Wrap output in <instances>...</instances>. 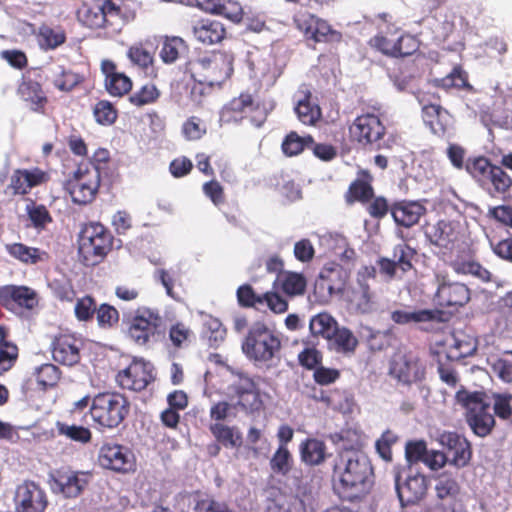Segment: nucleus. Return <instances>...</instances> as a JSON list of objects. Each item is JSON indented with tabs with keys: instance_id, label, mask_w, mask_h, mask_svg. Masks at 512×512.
<instances>
[{
	"instance_id": "obj_1",
	"label": "nucleus",
	"mask_w": 512,
	"mask_h": 512,
	"mask_svg": "<svg viewBox=\"0 0 512 512\" xmlns=\"http://www.w3.org/2000/svg\"><path fill=\"white\" fill-rule=\"evenodd\" d=\"M372 467L368 457L360 450L340 451L333 468V482L337 493L352 500L364 493L370 484Z\"/></svg>"
},
{
	"instance_id": "obj_2",
	"label": "nucleus",
	"mask_w": 512,
	"mask_h": 512,
	"mask_svg": "<svg viewBox=\"0 0 512 512\" xmlns=\"http://www.w3.org/2000/svg\"><path fill=\"white\" fill-rule=\"evenodd\" d=\"M234 55L217 51L199 58L192 64V76L198 85L193 86L192 96L202 93V85L221 87L233 73Z\"/></svg>"
},
{
	"instance_id": "obj_3",
	"label": "nucleus",
	"mask_w": 512,
	"mask_h": 512,
	"mask_svg": "<svg viewBox=\"0 0 512 512\" xmlns=\"http://www.w3.org/2000/svg\"><path fill=\"white\" fill-rule=\"evenodd\" d=\"M455 398L457 403L466 410L467 423L473 433L479 437L487 436L495 424L487 395L482 391L461 388L456 392Z\"/></svg>"
},
{
	"instance_id": "obj_4",
	"label": "nucleus",
	"mask_w": 512,
	"mask_h": 512,
	"mask_svg": "<svg viewBox=\"0 0 512 512\" xmlns=\"http://www.w3.org/2000/svg\"><path fill=\"white\" fill-rule=\"evenodd\" d=\"M163 319L157 309L140 306L123 315L122 324L128 339L138 346H148L155 340Z\"/></svg>"
},
{
	"instance_id": "obj_5",
	"label": "nucleus",
	"mask_w": 512,
	"mask_h": 512,
	"mask_svg": "<svg viewBox=\"0 0 512 512\" xmlns=\"http://www.w3.org/2000/svg\"><path fill=\"white\" fill-rule=\"evenodd\" d=\"M130 403L117 392L98 393L92 399L90 415L92 420L104 428L117 427L129 414Z\"/></svg>"
},
{
	"instance_id": "obj_6",
	"label": "nucleus",
	"mask_w": 512,
	"mask_h": 512,
	"mask_svg": "<svg viewBox=\"0 0 512 512\" xmlns=\"http://www.w3.org/2000/svg\"><path fill=\"white\" fill-rule=\"evenodd\" d=\"M280 346L281 342L272 330L262 323H255L242 344V350L249 359L267 364L277 356Z\"/></svg>"
},
{
	"instance_id": "obj_7",
	"label": "nucleus",
	"mask_w": 512,
	"mask_h": 512,
	"mask_svg": "<svg viewBox=\"0 0 512 512\" xmlns=\"http://www.w3.org/2000/svg\"><path fill=\"white\" fill-rule=\"evenodd\" d=\"M111 235L100 223L86 225L79 236V254L86 265H96L110 250Z\"/></svg>"
},
{
	"instance_id": "obj_8",
	"label": "nucleus",
	"mask_w": 512,
	"mask_h": 512,
	"mask_svg": "<svg viewBox=\"0 0 512 512\" xmlns=\"http://www.w3.org/2000/svg\"><path fill=\"white\" fill-rule=\"evenodd\" d=\"M100 170L93 164L80 165L66 183L72 201L79 205L91 203L100 187Z\"/></svg>"
},
{
	"instance_id": "obj_9",
	"label": "nucleus",
	"mask_w": 512,
	"mask_h": 512,
	"mask_svg": "<svg viewBox=\"0 0 512 512\" xmlns=\"http://www.w3.org/2000/svg\"><path fill=\"white\" fill-rule=\"evenodd\" d=\"M375 276V268L364 266L357 272L356 281L343 293L351 309L360 314H369L376 309L374 294L370 291L369 280Z\"/></svg>"
},
{
	"instance_id": "obj_10",
	"label": "nucleus",
	"mask_w": 512,
	"mask_h": 512,
	"mask_svg": "<svg viewBox=\"0 0 512 512\" xmlns=\"http://www.w3.org/2000/svg\"><path fill=\"white\" fill-rule=\"evenodd\" d=\"M390 374L398 381L410 384L423 379L425 368L414 353L398 350L392 356Z\"/></svg>"
},
{
	"instance_id": "obj_11",
	"label": "nucleus",
	"mask_w": 512,
	"mask_h": 512,
	"mask_svg": "<svg viewBox=\"0 0 512 512\" xmlns=\"http://www.w3.org/2000/svg\"><path fill=\"white\" fill-rule=\"evenodd\" d=\"M437 285L435 300L440 306H463L470 299L468 287L460 282L452 281L443 272L435 274Z\"/></svg>"
},
{
	"instance_id": "obj_12",
	"label": "nucleus",
	"mask_w": 512,
	"mask_h": 512,
	"mask_svg": "<svg viewBox=\"0 0 512 512\" xmlns=\"http://www.w3.org/2000/svg\"><path fill=\"white\" fill-rule=\"evenodd\" d=\"M461 225L454 221L440 220L426 229V236L430 243L440 249V253L446 255L455 249L461 239Z\"/></svg>"
},
{
	"instance_id": "obj_13",
	"label": "nucleus",
	"mask_w": 512,
	"mask_h": 512,
	"mask_svg": "<svg viewBox=\"0 0 512 512\" xmlns=\"http://www.w3.org/2000/svg\"><path fill=\"white\" fill-rule=\"evenodd\" d=\"M153 379V366L150 362L143 359H134L116 377L118 384L122 388L134 391L145 389Z\"/></svg>"
},
{
	"instance_id": "obj_14",
	"label": "nucleus",
	"mask_w": 512,
	"mask_h": 512,
	"mask_svg": "<svg viewBox=\"0 0 512 512\" xmlns=\"http://www.w3.org/2000/svg\"><path fill=\"white\" fill-rule=\"evenodd\" d=\"M14 503L18 512H43L47 506V499L39 485L25 481L17 486Z\"/></svg>"
},
{
	"instance_id": "obj_15",
	"label": "nucleus",
	"mask_w": 512,
	"mask_h": 512,
	"mask_svg": "<svg viewBox=\"0 0 512 512\" xmlns=\"http://www.w3.org/2000/svg\"><path fill=\"white\" fill-rule=\"evenodd\" d=\"M98 461L102 467L118 472H128L134 467L131 451L115 443H106L100 448Z\"/></svg>"
},
{
	"instance_id": "obj_16",
	"label": "nucleus",
	"mask_w": 512,
	"mask_h": 512,
	"mask_svg": "<svg viewBox=\"0 0 512 512\" xmlns=\"http://www.w3.org/2000/svg\"><path fill=\"white\" fill-rule=\"evenodd\" d=\"M0 303L9 309L17 306L32 310L38 305L39 296L36 290L25 285H4L0 287Z\"/></svg>"
},
{
	"instance_id": "obj_17",
	"label": "nucleus",
	"mask_w": 512,
	"mask_h": 512,
	"mask_svg": "<svg viewBox=\"0 0 512 512\" xmlns=\"http://www.w3.org/2000/svg\"><path fill=\"white\" fill-rule=\"evenodd\" d=\"M297 28L302 31L306 38L315 42L330 41L339 38V34L331 29L329 24L316 18L314 15L300 12L294 17Z\"/></svg>"
},
{
	"instance_id": "obj_18",
	"label": "nucleus",
	"mask_w": 512,
	"mask_h": 512,
	"mask_svg": "<svg viewBox=\"0 0 512 512\" xmlns=\"http://www.w3.org/2000/svg\"><path fill=\"white\" fill-rule=\"evenodd\" d=\"M350 133L361 144H373L383 137L385 127L378 116L365 114L355 119L350 127Z\"/></svg>"
},
{
	"instance_id": "obj_19",
	"label": "nucleus",
	"mask_w": 512,
	"mask_h": 512,
	"mask_svg": "<svg viewBox=\"0 0 512 512\" xmlns=\"http://www.w3.org/2000/svg\"><path fill=\"white\" fill-rule=\"evenodd\" d=\"M91 480L87 471L59 470L54 476V487L67 498L78 497Z\"/></svg>"
},
{
	"instance_id": "obj_20",
	"label": "nucleus",
	"mask_w": 512,
	"mask_h": 512,
	"mask_svg": "<svg viewBox=\"0 0 512 512\" xmlns=\"http://www.w3.org/2000/svg\"><path fill=\"white\" fill-rule=\"evenodd\" d=\"M118 16V9L110 1H105L102 5H82L77 12L79 22L91 29L103 27L109 23L113 17Z\"/></svg>"
},
{
	"instance_id": "obj_21",
	"label": "nucleus",
	"mask_w": 512,
	"mask_h": 512,
	"mask_svg": "<svg viewBox=\"0 0 512 512\" xmlns=\"http://www.w3.org/2000/svg\"><path fill=\"white\" fill-rule=\"evenodd\" d=\"M48 180L49 174L40 168L17 169L11 175L8 187L15 195H25L32 188L40 186Z\"/></svg>"
},
{
	"instance_id": "obj_22",
	"label": "nucleus",
	"mask_w": 512,
	"mask_h": 512,
	"mask_svg": "<svg viewBox=\"0 0 512 512\" xmlns=\"http://www.w3.org/2000/svg\"><path fill=\"white\" fill-rule=\"evenodd\" d=\"M349 278V267L335 262L326 263L319 273V285L326 287L329 294H343Z\"/></svg>"
},
{
	"instance_id": "obj_23",
	"label": "nucleus",
	"mask_w": 512,
	"mask_h": 512,
	"mask_svg": "<svg viewBox=\"0 0 512 512\" xmlns=\"http://www.w3.org/2000/svg\"><path fill=\"white\" fill-rule=\"evenodd\" d=\"M395 485L402 505L416 503L425 495L427 490L426 479L419 473L407 476L403 483L400 482V476L397 475Z\"/></svg>"
},
{
	"instance_id": "obj_24",
	"label": "nucleus",
	"mask_w": 512,
	"mask_h": 512,
	"mask_svg": "<svg viewBox=\"0 0 512 512\" xmlns=\"http://www.w3.org/2000/svg\"><path fill=\"white\" fill-rule=\"evenodd\" d=\"M80 341L72 335H60L53 342L52 355L56 362L73 366L80 360Z\"/></svg>"
},
{
	"instance_id": "obj_25",
	"label": "nucleus",
	"mask_w": 512,
	"mask_h": 512,
	"mask_svg": "<svg viewBox=\"0 0 512 512\" xmlns=\"http://www.w3.org/2000/svg\"><path fill=\"white\" fill-rule=\"evenodd\" d=\"M101 70L105 75V87L110 95L120 97L131 90V79L125 74L117 72L114 62L103 60Z\"/></svg>"
},
{
	"instance_id": "obj_26",
	"label": "nucleus",
	"mask_w": 512,
	"mask_h": 512,
	"mask_svg": "<svg viewBox=\"0 0 512 512\" xmlns=\"http://www.w3.org/2000/svg\"><path fill=\"white\" fill-rule=\"evenodd\" d=\"M195 6L201 10L221 15L234 23L242 20L243 9L241 5L232 0H195Z\"/></svg>"
},
{
	"instance_id": "obj_27",
	"label": "nucleus",
	"mask_w": 512,
	"mask_h": 512,
	"mask_svg": "<svg viewBox=\"0 0 512 512\" xmlns=\"http://www.w3.org/2000/svg\"><path fill=\"white\" fill-rule=\"evenodd\" d=\"M426 209L418 201H400L391 208L394 221L404 227H411L418 223Z\"/></svg>"
},
{
	"instance_id": "obj_28",
	"label": "nucleus",
	"mask_w": 512,
	"mask_h": 512,
	"mask_svg": "<svg viewBox=\"0 0 512 512\" xmlns=\"http://www.w3.org/2000/svg\"><path fill=\"white\" fill-rule=\"evenodd\" d=\"M447 357L451 360H458L472 355L477 349L476 339L464 332L458 331L447 340Z\"/></svg>"
},
{
	"instance_id": "obj_29",
	"label": "nucleus",
	"mask_w": 512,
	"mask_h": 512,
	"mask_svg": "<svg viewBox=\"0 0 512 512\" xmlns=\"http://www.w3.org/2000/svg\"><path fill=\"white\" fill-rule=\"evenodd\" d=\"M195 38L206 45L220 42L225 36L223 24L215 20H202L193 27Z\"/></svg>"
},
{
	"instance_id": "obj_30",
	"label": "nucleus",
	"mask_w": 512,
	"mask_h": 512,
	"mask_svg": "<svg viewBox=\"0 0 512 512\" xmlns=\"http://www.w3.org/2000/svg\"><path fill=\"white\" fill-rule=\"evenodd\" d=\"M253 109V100L250 94H241L232 99L222 110L221 120L223 122L238 121L243 118V114L251 112Z\"/></svg>"
},
{
	"instance_id": "obj_31",
	"label": "nucleus",
	"mask_w": 512,
	"mask_h": 512,
	"mask_svg": "<svg viewBox=\"0 0 512 512\" xmlns=\"http://www.w3.org/2000/svg\"><path fill=\"white\" fill-rule=\"evenodd\" d=\"M18 94L25 102L30 103L31 109L34 111L40 110L46 102L40 84L31 79H23L18 87Z\"/></svg>"
},
{
	"instance_id": "obj_32",
	"label": "nucleus",
	"mask_w": 512,
	"mask_h": 512,
	"mask_svg": "<svg viewBox=\"0 0 512 512\" xmlns=\"http://www.w3.org/2000/svg\"><path fill=\"white\" fill-rule=\"evenodd\" d=\"M6 250L10 256L24 264H36L47 259L45 251L22 243L8 244L6 245Z\"/></svg>"
},
{
	"instance_id": "obj_33",
	"label": "nucleus",
	"mask_w": 512,
	"mask_h": 512,
	"mask_svg": "<svg viewBox=\"0 0 512 512\" xmlns=\"http://www.w3.org/2000/svg\"><path fill=\"white\" fill-rule=\"evenodd\" d=\"M297 99L295 112L298 119L305 125H313L321 116L320 108L311 101V95L307 91H301Z\"/></svg>"
},
{
	"instance_id": "obj_34",
	"label": "nucleus",
	"mask_w": 512,
	"mask_h": 512,
	"mask_svg": "<svg viewBox=\"0 0 512 512\" xmlns=\"http://www.w3.org/2000/svg\"><path fill=\"white\" fill-rule=\"evenodd\" d=\"M336 320L328 313L323 312L313 316L309 323L310 331L315 336H322L329 340L337 331Z\"/></svg>"
},
{
	"instance_id": "obj_35",
	"label": "nucleus",
	"mask_w": 512,
	"mask_h": 512,
	"mask_svg": "<svg viewBox=\"0 0 512 512\" xmlns=\"http://www.w3.org/2000/svg\"><path fill=\"white\" fill-rule=\"evenodd\" d=\"M435 318V312L428 309L423 310H394L391 312V319L399 325L411 323L428 322Z\"/></svg>"
},
{
	"instance_id": "obj_36",
	"label": "nucleus",
	"mask_w": 512,
	"mask_h": 512,
	"mask_svg": "<svg viewBox=\"0 0 512 512\" xmlns=\"http://www.w3.org/2000/svg\"><path fill=\"white\" fill-rule=\"evenodd\" d=\"M278 281L282 290L290 296L302 295L307 285L306 278L301 273L291 271L283 272Z\"/></svg>"
},
{
	"instance_id": "obj_37",
	"label": "nucleus",
	"mask_w": 512,
	"mask_h": 512,
	"mask_svg": "<svg viewBox=\"0 0 512 512\" xmlns=\"http://www.w3.org/2000/svg\"><path fill=\"white\" fill-rule=\"evenodd\" d=\"M435 492L439 499H453L460 492V485L456 477L449 472L437 476Z\"/></svg>"
},
{
	"instance_id": "obj_38",
	"label": "nucleus",
	"mask_w": 512,
	"mask_h": 512,
	"mask_svg": "<svg viewBox=\"0 0 512 512\" xmlns=\"http://www.w3.org/2000/svg\"><path fill=\"white\" fill-rule=\"evenodd\" d=\"M301 459L309 465H318L325 459V444L317 439H309L301 444Z\"/></svg>"
},
{
	"instance_id": "obj_39",
	"label": "nucleus",
	"mask_w": 512,
	"mask_h": 512,
	"mask_svg": "<svg viewBox=\"0 0 512 512\" xmlns=\"http://www.w3.org/2000/svg\"><path fill=\"white\" fill-rule=\"evenodd\" d=\"M213 436L225 447H238L242 442V435L235 427H229L221 423L211 425Z\"/></svg>"
},
{
	"instance_id": "obj_40",
	"label": "nucleus",
	"mask_w": 512,
	"mask_h": 512,
	"mask_svg": "<svg viewBox=\"0 0 512 512\" xmlns=\"http://www.w3.org/2000/svg\"><path fill=\"white\" fill-rule=\"evenodd\" d=\"M25 211L32 226L37 230L45 229L47 225L52 222V216L43 204L29 200L26 204Z\"/></svg>"
},
{
	"instance_id": "obj_41",
	"label": "nucleus",
	"mask_w": 512,
	"mask_h": 512,
	"mask_svg": "<svg viewBox=\"0 0 512 512\" xmlns=\"http://www.w3.org/2000/svg\"><path fill=\"white\" fill-rule=\"evenodd\" d=\"M17 357L18 348L6 341V331L0 326V375L12 368Z\"/></svg>"
},
{
	"instance_id": "obj_42",
	"label": "nucleus",
	"mask_w": 512,
	"mask_h": 512,
	"mask_svg": "<svg viewBox=\"0 0 512 512\" xmlns=\"http://www.w3.org/2000/svg\"><path fill=\"white\" fill-rule=\"evenodd\" d=\"M329 341L333 349L340 353H352L358 344L354 334L345 327H337V331Z\"/></svg>"
},
{
	"instance_id": "obj_43",
	"label": "nucleus",
	"mask_w": 512,
	"mask_h": 512,
	"mask_svg": "<svg viewBox=\"0 0 512 512\" xmlns=\"http://www.w3.org/2000/svg\"><path fill=\"white\" fill-rule=\"evenodd\" d=\"M492 371L504 382H512V351L505 352L501 357L491 355L487 358Z\"/></svg>"
},
{
	"instance_id": "obj_44",
	"label": "nucleus",
	"mask_w": 512,
	"mask_h": 512,
	"mask_svg": "<svg viewBox=\"0 0 512 512\" xmlns=\"http://www.w3.org/2000/svg\"><path fill=\"white\" fill-rule=\"evenodd\" d=\"M66 35L61 28L43 26L39 29L38 43L44 50L55 49L65 42Z\"/></svg>"
},
{
	"instance_id": "obj_45",
	"label": "nucleus",
	"mask_w": 512,
	"mask_h": 512,
	"mask_svg": "<svg viewBox=\"0 0 512 512\" xmlns=\"http://www.w3.org/2000/svg\"><path fill=\"white\" fill-rule=\"evenodd\" d=\"M203 333L210 342V345L218 346L225 339L226 329L219 319L211 315H205L203 317Z\"/></svg>"
},
{
	"instance_id": "obj_46",
	"label": "nucleus",
	"mask_w": 512,
	"mask_h": 512,
	"mask_svg": "<svg viewBox=\"0 0 512 512\" xmlns=\"http://www.w3.org/2000/svg\"><path fill=\"white\" fill-rule=\"evenodd\" d=\"M452 267L456 273L473 275L483 282L490 280V272L482 267L479 263L472 260H456L452 263Z\"/></svg>"
},
{
	"instance_id": "obj_47",
	"label": "nucleus",
	"mask_w": 512,
	"mask_h": 512,
	"mask_svg": "<svg viewBox=\"0 0 512 512\" xmlns=\"http://www.w3.org/2000/svg\"><path fill=\"white\" fill-rule=\"evenodd\" d=\"M313 143L311 136L301 137L296 132H291L282 143V150L287 156H295L301 153L304 148Z\"/></svg>"
},
{
	"instance_id": "obj_48",
	"label": "nucleus",
	"mask_w": 512,
	"mask_h": 512,
	"mask_svg": "<svg viewBox=\"0 0 512 512\" xmlns=\"http://www.w3.org/2000/svg\"><path fill=\"white\" fill-rule=\"evenodd\" d=\"M292 466V456L287 447L279 446L270 460L271 470L286 475Z\"/></svg>"
},
{
	"instance_id": "obj_49",
	"label": "nucleus",
	"mask_w": 512,
	"mask_h": 512,
	"mask_svg": "<svg viewBox=\"0 0 512 512\" xmlns=\"http://www.w3.org/2000/svg\"><path fill=\"white\" fill-rule=\"evenodd\" d=\"M493 167L494 166L484 157L468 160L465 164L466 171L479 182L487 181L490 170H492Z\"/></svg>"
},
{
	"instance_id": "obj_50",
	"label": "nucleus",
	"mask_w": 512,
	"mask_h": 512,
	"mask_svg": "<svg viewBox=\"0 0 512 512\" xmlns=\"http://www.w3.org/2000/svg\"><path fill=\"white\" fill-rule=\"evenodd\" d=\"M185 49L184 41L179 37L167 38L160 51V57L165 63L175 62Z\"/></svg>"
},
{
	"instance_id": "obj_51",
	"label": "nucleus",
	"mask_w": 512,
	"mask_h": 512,
	"mask_svg": "<svg viewBox=\"0 0 512 512\" xmlns=\"http://www.w3.org/2000/svg\"><path fill=\"white\" fill-rule=\"evenodd\" d=\"M37 382L43 387H53L60 379V370L51 363L43 364L35 368Z\"/></svg>"
},
{
	"instance_id": "obj_52",
	"label": "nucleus",
	"mask_w": 512,
	"mask_h": 512,
	"mask_svg": "<svg viewBox=\"0 0 512 512\" xmlns=\"http://www.w3.org/2000/svg\"><path fill=\"white\" fill-rule=\"evenodd\" d=\"M57 429L60 435H63L70 440L87 443L91 439V432L88 428L77 425H68L65 423H58Z\"/></svg>"
},
{
	"instance_id": "obj_53",
	"label": "nucleus",
	"mask_w": 512,
	"mask_h": 512,
	"mask_svg": "<svg viewBox=\"0 0 512 512\" xmlns=\"http://www.w3.org/2000/svg\"><path fill=\"white\" fill-rule=\"evenodd\" d=\"M449 458V464L456 468L466 466L471 458L470 445L466 439L458 442L452 451L446 454Z\"/></svg>"
},
{
	"instance_id": "obj_54",
	"label": "nucleus",
	"mask_w": 512,
	"mask_h": 512,
	"mask_svg": "<svg viewBox=\"0 0 512 512\" xmlns=\"http://www.w3.org/2000/svg\"><path fill=\"white\" fill-rule=\"evenodd\" d=\"M160 93L154 84H145L129 98L130 102L138 107L156 101Z\"/></svg>"
},
{
	"instance_id": "obj_55",
	"label": "nucleus",
	"mask_w": 512,
	"mask_h": 512,
	"mask_svg": "<svg viewBox=\"0 0 512 512\" xmlns=\"http://www.w3.org/2000/svg\"><path fill=\"white\" fill-rule=\"evenodd\" d=\"M96 121L101 125H111L117 118V112L112 104L106 100L99 101L93 110Z\"/></svg>"
},
{
	"instance_id": "obj_56",
	"label": "nucleus",
	"mask_w": 512,
	"mask_h": 512,
	"mask_svg": "<svg viewBox=\"0 0 512 512\" xmlns=\"http://www.w3.org/2000/svg\"><path fill=\"white\" fill-rule=\"evenodd\" d=\"M487 181H490L495 191L499 193L506 192L512 185L510 176L498 166H494L493 169L490 170Z\"/></svg>"
},
{
	"instance_id": "obj_57",
	"label": "nucleus",
	"mask_w": 512,
	"mask_h": 512,
	"mask_svg": "<svg viewBox=\"0 0 512 512\" xmlns=\"http://www.w3.org/2000/svg\"><path fill=\"white\" fill-rule=\"evenodd\" d=\"M370 45L381 51L383 54L398 57V42L397 38H387L383 35H376L370 40Z\"/></svg>"
},
{
	"instance_id": "obj_58",
	"label": "nucleus",
	"mask_w": 512,
	"mask_h": 512,
	"mask_svg": "<svg viewBox=\"0 0 512 512\" xmlns=\"http://www.w3.org/2000/svg\"><path fill=\"white\" fill-rule=\"evenodd\" d=\"M261 297L249 285H242L237 289V299L241 306L261 309Z\"/></svg>"
},
{
	"instance_id": "obj_59",
	"label": "nucleus",
	"mask_w": 512,
	"mask_h": 512,
	"mask_svg": "<svg viewBox=\"0 0 512 512\" xmlns=\"http://www.w3.org/2000/svg\"><path fill=\"white\" fill-rule=\"evenodd\" d=\"M338 441L341 446V451L348 450H359L362 445V435L356 430H345L337 435Z\"/></svg>"
},
{
	"instance_id": "obj_60",
	"label": "nucleus",
	"mask_w": 512,
	"mask_h": 512,
	"mask_svg": "<svg viewBox=\"0 0 512 512\" xmlns=\"http://www.w3.org/2000/svg\"><path fill=\"white\" fill-rule=\"evenodd\" d=\"M414 250L406 244H399L394 248L393 261L399 266L402 272H406L411 268V259Z\"/></svg>"
},
{
	"instance_id": "obj_61",
	"label": "nucleus",
	"mask_w": 512,
	"mask_h": 512,
	"mask_svg": "<svg viewBox=\"0 0 512 512\" xmlns=\"http://www.w3.org/2000/svg\"><path fill=\"white\" fill-rule=\"evenodd\" d=\"M427 452L428 449L424 441H410L405 446V456L410 464L418 461L424 462Z\"/></svg>"
},
{
	"instance_id": "obj_62",
	"label": "nucleus",
	"mask_w": 512,
	"mask_h": 512,
	"mask_svg": "<svg viewBox=\"0 0 512 512\" xmlns=\"http://www.w3.org/2000/svg\"><path fill=\"white\" fill-rule=\"evenodd\" d=\"M396 440L397 436L393 432L386 431L376 441V450L383 460L390 461L392 459L391 446L396 442Z\"/></svg>"
},
{
	"instance_id": "obj_63",
	"label": "nucleus",
	"mask_w": 512,
	"mask_h": 512,
	"mask_svg": "<svg viewBox=\"0 0 512 512\" xmlns=\"http://www.w3.org/2000/svg\"><path fill=\"white\" fill-rule=\"evenodd\" d=\"M75 316L80 321H87L96 312L94 300L85 296L77 300L74 308Z\"/></svg>"
},
{
	"instance_id": "obj_64",
	"label": "nucleus",
	"mask_w": 512,
	"mask_h": 512,
	"mask_svg": "<svg viewBox=\"0 0 512 512\" xmlns=\"http://www.w3.org/2000/svg\"><path fill=\"white\" fill-rule=\"evenodd\" d=\"M182 131L188 140H197L205 134L206 127L199 118L191 117L183 124Z\"/></svg>"
}]
</instances>
